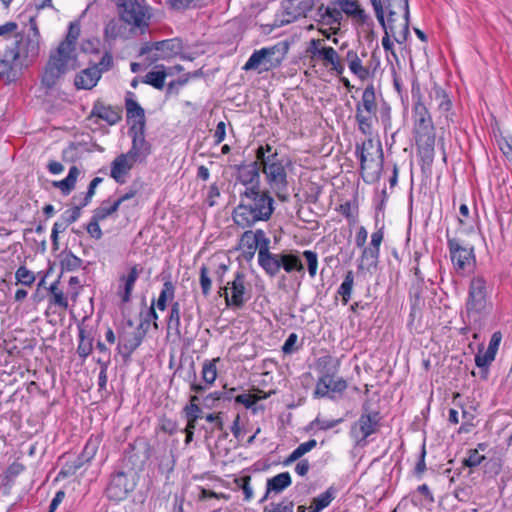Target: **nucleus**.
Instances as JSON below:
<instances>
[{
    "label": "nucleus",
    "instance_id": "nucleus-50",
    "mask_svg": "<svg viewBox=\"0 0 512 512\" xmlns=\"http://www.w3.org/2000/svg\"><path fill=\"white\" fill-rule=\"evenodd\" d=\"M219 358L212 360H205L202 367V380L207 385H212L217 378V368L216 363L219 361Z\"/></svg>",
    "mask_w": 512,
    "mask_h": 512
},
{
    "label": "nucleus",
    "instance_id": "nucleus-5",
    "mask_svg": "<svg viewBox=\"0 0 512 512\" xmlns=\"http://www.w3.org/2000/svg\"><path fill=\"white\" fill-rule=\"evenodd\" d=\"M378 111L380 112L381 122L386 128L390 124L391 108L385 102L378 108L375 87L373 84H369L355 106V121L358 130L363 135L372 136L374 125L379 122Z\"/></svg>",
    "mask_w": 512,
    "mask_h": 512
},
{
    "label": "nucleus",
    "instance_id": "nucleus-39",
    "mask_svg": "<svg viewBox=\"0 0 512 512\" xmlns=\"http://www.w3.org/2000/svg\"><path fill=\"white\" fill-rule=\"evenodd\" d=\"M167 72L164 65H156L154 70L149 71L143 78L145 84L151 85L155 89L162 90L165 86Z\"/></svg>",
    "mask_w": 512,
    "mask_h": 512
},
{
    "label": "nucleus",
    "instance_id": "nucleus-58",
    "mask_svg": "<svg viewBox=\"0 0 512 512\" xmlns=\"http://www.w3.org/2000/svg\"><path fill=\"white\" fill-rule=\"evenodd\" d=\"M175 285L173 284V282L168 279L166 280L164 283H163V286H162V289L160 291V294H159V297L160 299L162 300H165V301H170V302H174V298H175Z\"/></svg>",
    "mask_w": 512,
    "mask_h": 512
},
{
    "label": "nucleus",
    "instance_id": "nucleus-41",
    "mask_svg": "<svg viewBox=\"0 0 512 512\" xmlns=\"http://www.w3.org/2000/svg\"><path fill=\"white\" fill-rule=\"evenodd\" d=\"M280 269L283 268L287 273L294 271L303 272L304 266L301 259L293 253H280Z\"/></svg>",
    "mask_w": 512,
    "mask_h": 512
},
{
    "label": "nucleus",
    "instance_id": "nucleus-18",
    "mask_svg": "<svg viewBox=\"0 0 512 512\" xmlns=\"http://www.w3.org/2000/svg\"><path fill=\"white\" fill-rule=\"evenodd\" d=\"M236 170V181L242 184L245 189L258 190L261 189L260 182V162L253 161L250 163H242L234 166Z\"/></svg>",
    "mask_w": 512,
    "mask_h": 512
},
{
    "label": "nucleus",
    "instance_id": "nucleus-17",
    "mask_svg": "<svg viewBox=\"0 0 512 512\" xmlns=\"http://www.w3.org/2000/svg\"><path fill=\"white\" fill-rule=\"evenodd\" d=\"M246 287H245V274L242 271H237L234 279L227 283V286L220 287L219 294L224 296L227 306H234L241 308L245 299Z\"/></svg>",
    "mask_w": 512,
    "mask_h": 512
},
{
    "label": "nucleus",
    "instance_id": "nucleus-31",
    "mask_svg": "<svg viewBox=\"0 0 512 512\" xmlns=\"http://www.w3.org/2000/svg\"><path fill=\"white\" fill-rule=\"evenodd\" d=\"M91 115L107 122L109 125H115L122 119V109L97 102L92 108Z\"/></svg>",
    "mask_w": 512,
    "mask_h": 512
},
{
    "label": "nucleus",
    "instance_id": "nucleus-53",
    "mask_svg": "<svg viewBox=\"0 0 512 512\" xmlns=\"http://www.w3.org/2000/svg\"><path fill=\"white\" fill-rule=\"evenodd\" d=\"M15 278L18 283L25 286H31L35 281V275L25 266H20L15 272Z\"/></svg>",
    "mask_w": 512,
    "mask_h": 512
},
{
    "label": "nucleus",
    "instance_id": "nucleus-30",
    "mask_svg": "<svg viewBox=\"0 0 512 512\" xmlns=\"http://www.w3.org/2000/svg\"><path fill=\"white\" fill-rule=\"evenodd\" d=\"M142 269L138 268V265L131 267L128 275H122L120 281L123 282V286H120L117 291V295L121 298L122 303H129L131 301L132 291Z\"/></svg>",
    "mask_w": 512,
    "mask_h": 512
},
{
    "label": "nucleus",
    "instance_id": "nucleus-43",
    "mask_svg": "<svg viewBox=\"0 0 512 512\" xmlns=\"http://www.w3.org/2000/svg\"><path fill=\"white\" fill-rule=\"evenodd\" d=\"M79 330V344L77 347V353L83 360L86 359L93 350V339L86 335V330L83 326H78Z\"/></svg>",
    "mask_w": 512,
    "mask_h": 512
},
{
    "label": "nucleus",
    "instance_id": "nucleus-15",
    "mask_svg": "<svg viewBox=\"0 0 512 512\" xmlns=\"http://www.w3.org/2000/svg\"><path fill=\"white\" fill-rule=\"evenodd\" d=\"M182 42L177 39H166L158 42H147L140 49V55H148L150 63L170 59L182 51Z\"/></svg>",
    "mask_w": 512,
    "mask_h": 512
},
{
    "label": "nucleus",
    "instance_id": "nucleus-64",
    "mask_svg": "<svg viewBox=\"0 0 512 512\" xmlns=\"http://www.w3.org/2000/svg\"><path fill=\"white\" fill-rule=\"evenodd\" d=\"M98 69L101 71V74L103 72H106L110 70L113 66V57L110 52H105L102 58L100 59L99 63H97Z\"/></svg>",
    "mask_w": 512,
    "mask_h": 512
},
{
    "label": "nucleus",
    "instance_id": "nucleus-7",
    "mask_svg": "<svg viewBox=\"0 0 512 512\" xmlns=\"http://www.w3.org/2000/svg\"><path fill=\"white\" fill-rule=\"evenodd\" d=\"M317 369L321 376L317 380L315 390L313 392L314 398H329L334 400L336 394H343L347 389L348 384L345 379L339 377L335 379L337 373V364L333 363L331 356H324L318 359Z\"/></svg>",
    "mask_w": 512,
    "mask_h": 512
},
{
    "label": "nucleus",
    "instance_id": "nucleus-20",
    "mask_svg": "<svg viewBox=\"0 0 512 512\" xmlns=\"http://www.w3.org/2000/svg\"><path fill=\"white\" fill-rule=\"evenodd\" d=\"M370 3L373 7L377 21L379 22L380 26L384 30V36L382 38V46L385 51H390L393 55H395V52L393 49V42L391 41L390 37L393 36L395 41H396V37H399V31H400L399 24L386 22L385 18H383V10L381 8L379 0H370Z\"/></svg>",
    "mask_w": 512,
    "mask_h": 512
},
{
    "label": "nucleus",
    "instance_id": "nucleus-35",
    "mask_svg": "<svg viewBox=\"0 0 512 512\" xmlns=\"http://www.w3.org/2000/svg\"><path fill=\"white\" fill-rule=\"evenodd\" d=\"M180 315H181L180 303L178 301L172 302L170 311H169V314L167 317V329H168V331L173 330L175 332L176 336H178L179 338L183 337L185 339L188 332H187V330H185L183 333L181 331Z\"/></svg>",
    "mask_w": 512,
    "mask_h": 512
},
{
    "label": "nucleus",
    "instance_id": "nucleus-33",
    "mask_svg": "<svg viewBox=\"0 0 512 512\" xmlns=\"http://www.w3.org/2000/svg\"><path fill=\"white\" fill-rule=\"evenodd\" d=\"M280 253L267 252L258 254V263L261 268L271 277L280 272Z\"/></svg>",
    "mask_w": 512,
    "mask_h": 512
},
{
    "label": "nucleus",
    "instance_id": "nucleus-54",
    "mask_svg": "<svg viewBox=\"0 0 512 512\" xmlns=\"http://www.w3.org/2000/svg\"><path fill=\"white\" fill-rule=\"evenodd\" d=\"M303 257L307 262V269L309 276L314 278L317 274L318 267V256L317 253L311 250H305L303 253Z\"/></svg>",
    "mask_w": 512,
    "mask_h": 512
},
{
    "label": "nucleus",
    "instance_id": "nucleus-11",
    "mask_svg": "<svg viewBox=\"0 0 512 512\" xmlns=\"http://www.w3.org/2000/svg\"><path fill=\"white\" fill-rule=\"evenodd\" d=\"M383 10V18L387 13L386 22L399 24V37H396L398 44H403L410 34V11L408 0H379Z\"/></svg>",
    "mask_w": 512,
    "mask_h": 512
},
{
    "label": "nucleus",
    "instance_id": "nucleus-28",
    "mask_svg": "<svg viewBox=\"0 0 512 512\" xmlns=\"http://www.w3.org/2000/svg\"><path fill=\"white\" fill-rule=\"evenodd\" d=\"M80 36V25L77 22H71L68 27V32L64 40H62L55 50L59 54H66L77 59L76 43Z\"/></svg>",
    "mask_w": 512,
    "mask_h": 512
},
{
    "label": "nucleus",
    "instance_id": "nucleus-47",
    "mask_svg": "<svg viewBox=\"0 0 512 512\" xmlns=\"http://www.w3.org/2000/svg\"><path fill=\"white\" fill-rule=\"evenodd\" d=\"M125 29L126 27L122 24L121 19H112L104 28V38L106 40H115L124 33Z\"/></svg>",
    "mask_w": 512,
    "mask_h": 512
},
{
    "label": "nucleus",
    "instance_id": "nucleus-13",
    "mask_svg": "<svg viewBox=\"0 0 512 512\" xmlns=\"http://www.w3.org/2000/svg\"><path fill=\"white\" fill-rule=\"evenodd\" d=\"M382 416L379 411L371 410L370 404L365 402L362 405V413L359 419L353 424L351 434L359 438L358 443L366 442V439L377 433L381 426Z\"/></svg>",
    "mask_w": 512,
    "mask_h": 512
},
{
    "label": "nucleus",
    "instance_id": "nucleus-40",
    "mask_svg": "<svg viewBox=\"0 0 512 512\" xmlns=\"http://www.w3.org/2000/svg\"><path fill=\"white\" fill-rule=\"evenodd\" d=\"M292 483L289 472H282L267 480L268 493L279 494Z\"/></svg>",
    "mask_w": 512,
    "mask_h": 512
},
{
    "label": "nucleus",
    "instance_id": "nucleus-21",
    "mask_svg": "<svg viewBox=\"0 0 512 512\" xmlns=\"http://www.w3.org/2000/svg\"><path fill=\"white\" fill-rule=\"evenodd\" d=\"M132 138V146L127 152L132 161H137L140 157H147L151 153V144L145 139V127H130L128 130Z\"/></svg>",
    "mask_w": 512,
    "mask_h": 512
},
{
    "label": "nucleus",
    "instance_id": "nucleus-36",
    "mask_svg": "<svg viewBox=\"0 0 512 512\" xmlns=\"http://www.w3.org/2000/svg\"><path fill=\"white\" fill-rule=\"evenodd\" d=\"M323 61L325 66L330 65L331 69L336 72L337 75H342L344 72V65L340 60L337 51L332 47H325L321 49V53L317 57Z\"/></svg>",
    "mask_w": 512,
    "mask_h": 512
},
{
    "label": "nucleus",
    "instance_id": "nucleus-2",
    "mask_svg": "<svg viewBox=\"0 0 512 512\" xmlns=\"http://www.w3.org/2000/svg\"><path fill=\"white\" fill-rule=\"evenodd\" d=\"M239 199L232 218L242 229L250 228L260 221H268L275 210V201L268 190L244 189L239 193Z\"/></svg>",
    "mask_w": 512,
    "mask_h": 512
},
{
    "label": "nucleus",
    "instance_id": "nucleus-57",
    "mask_svg": "<svg viewBox=\"0 0 512 512\" xmlns=\"http://www.w3.org/2000/svg\"><path fill=\"white\" fill-rule=\"evenodd\" d=\"M348 66L350 71L360 80H366L370 75L369 69L362 65L360 58L355 60V62L350 63Z\"/></svg>",
    "mask_w": 512,
    "mask_h": 512
},
{
    "label": "nucleus",
    "instance_id": "nucleus-27",
    "mask_svg": "<svg viewBox=\"0 0 512 512\" xmlns=\"http://www.w3.org/2000/svg\"><path fill=\"white\" fill-rule=\"evenodd\" d=\"M145 336V330L140 331L139 327L128 336L120 338L118 351L125 361L129 360L132 353L141 345Z\"/></svg>",
    "mask_w": 512,
    "mask_h": 512
},
{
    "label": "nucleus",
    "instance_id": "nucleus-59",
    "mask_svg": "<svg viewBox=\"0 0 512 512\" xmlns=\"http://www.w3.org/2000/svg\"><path fill=\"white\" fill-rule=\"evenodd\" d=\"M99 222H101V220H99L97 217L92 215L91 220L87 224V227H86V230H87L88 234L92 238H94L96 240L101 239L102 236H103V233H102V230L100 228Z\"/></svg>",
    "mask_w": 512,
    "mask_h": 512
},
{
    "label": "nucleus",
    "instance_id": "nucleus-61",
    "mask_svg": "<svg viewBox=\"0 0 512 512\" xmlns=\"http://www.w3.org/2000/svg\"><path fill=\"white\" fill-rule=\"evenodd\" d=\"M183 413L185 418H190L191 420H198L202 418L203 411L198 404H187L183 408Z\"/></svg>",
    "mask_w": 512,
    "mask_h": 512
},
{
    "label": "nucleus",
    "instance_id": "nucleus-49",
    "mask_svg": "<svg viewBox=\"0 0 512 512\" xmlns=\"http://www.w3.org/2000/svg\"><path fill=\"white\" fill-rule=\"evenodd\" d=\"M483 349H484V346H483V344H481L479 346L477 354L475 355V363H476L477 367H479L483 370V372L485 373V375L483 377L486 378V375L488 373V367L494 361L495 355L490 353L487 350H485L483 352Z\"/></svg>",
    "mask_w": 512,
    "mask_h": 512
},
{
    "label": "nucleus",
    "instance_id": "nucleus-29",
    "mask_svg": "<svg viewBox=\"0 0 512 512\" xmlns=\"http://www.w3.org/2000/svg\"><path fill=\"white\" fill-rule=\"evenodd\" d=\"M241 241L250 248L254 245L258 249V254L270 252V239L261 229L256 231H245L241 237Z\"/></svg>",
    "mask_w": 512,
    "mask_h": 512
},
{
    "label": "nucleus",
    "instance_id": "nucleus-52",
    "mask_svg": "<svg viewBox=\"0 0 512 512\" xmlns=\"http://www.w3.org/2000/svg\"><path fill=\"white\" fill-rule=\"evenodd\" d=\"M49 292L51 294V303L61 307L62 309L68 308L67 298L64 296V293L58 288V281L51 284V286L49 287Z\"/></svg>",
    "mask_w": 512,
    "mask_h": 512
},
{
    "label": "nucleus",
    "instance_id": "nucleus-1",
    "mask_svg": "<svg viewBox=\"0 0 512 512\" xmlns=\"http://www.w3.org/2000/svg\"><path fill=\"white\" fill-rule=\"evenodd\" d=\"M40 42L37 38L15 35V41L3 53L0 60V78L7 83L15 82L39 56Z\"/></svg>",
    "mask_w": 512,
    "mask_h": 512
},
{
    "label": "nucleus",
    "instance_id": "nucleus-56",
    "mask_svg": "<svg viewBox=\"0 0 512 512\" xmlns=\"http://www.w3.org/2000/svg\"><path fill=\"white\" fill-rule=\"evenodd\" d=\"M485 460V456L479 454L478 449H471L468 452V457L464 458L463 465L474 468L479 466Z\"/></svg>",
    "mask_w": 512,
    "mask_h": 512
},
{
    "label": "nucleus",
    "instance_id": "nucleus-3",
    "mask_svg": "<svg viewBox=\"0 0 512 512\" xmlns=\"http://www.w3.org/2000/svg\"><path fill=\"white\" fill-rule=\"evenodd\" d=\"M491 309L492 303L488 297L487 281L479 275L472 277L469 282L465 312L462 314L466 323L463 331H473V338L478 339L479 333L486 325Z\"/></svg>",
    "mask_w": 512,
    "mask_h": 512
},
{
    "label": "nucleus",
    "instance_id": "nucleus-37",
    "mask_svg": "<svg viewBox=\"0 0 512 512\" xmlns=\"http://www.w3.org/2000/svg\"><path fill=\"white\" fill-rule=\"evenodd\" d=\"M79 174L80 170L78 167L71 166L67 177L60 181H53L52 185L53 187L58 188L63 195L67 196L75 189Z\"/></svg>",
    "mask_w": 512,
    "mask_h": 512
},
{
    "label": "nucleus",
    "instance_id": "nucleus-4",
    "mask_svg": "<svg viewBox=\"0 0 512 512\" xmlns=\"http://www.w3.org/2000/svg\"><path fill=\"white\" fill-rule=\"evenodd\" d=\"M416 145L422 158L431 162L434 157L435 128L428 108L423 103L420 85L413 82L411 89Z\"/></svg>",
    "mask_w": 512,
    "mask_h": 512
},
{
    "label": "nucleus",
    "instance_id": "nucleus-44",
    "mask_svg": "<svg viewBox=\"0 0 512 512\" xmlns=\"http://www.w3.org/2000/svg\"><path fill=\"white\" fill-rule=\"evenodd\" d=\"M317 442L315 439H310L307 442L301 443L296 449L292 451V453L284 460V465H290L296 460L300 459L304 454L311 451L315 448Z\"/></svg>",
    "mask_w": 512,
    "mask_h": 512
},
{
    "label": "nucleus",
    "instance_id": "nucleus-8",
    "mask_svg": "<svg viewBox=\"0 0 512 512\" xmlns=\"http://www.w3.org/2000/svg\"><path fill=\"white\" fill-rule=\"evenodd\" d=\"M258 160L269 187L276 193L279 199L283 201L286 200L282 193L287 190L288 186L287 172L278 153L275 151L273 154L264 157V153L261 149L258 152Z\"/></svg>",
    "mask_w": 512,
    "mask_h": 512
},
{
    "label": "nucleus",
    "instance_id": "nucleus-63",
    "mask_svg": "<svg viewBox=\"0 0 512 512\" xmlns=\"http://www.w3.org/2000/svg\"><path fill=\"white\" fill-rule=\"evenodd\" d=\"M384 238V231L383 228L378 229L371 235V241L369 246L367 248L376 250L380 252V244L382 243Z\"/></svg>",
    "mask_w": 512,
    "mask_h": 512
},
{
    "label": "nucleus",
    "instance_id": "nucleus-22",
    "mask_svg": "<svg viewBox=\"0 0 512 512\" xmlns=\"http://www.w3.org/2000/svg\"><path fill=\"white\" fill-rule=\"evenodd\" d=\"M430 97L437 102V110L441 114V117L444 118L446 126L449 127L450 124L455 123L452 101L447 92L442 87L435 84L431 90Z\"/></svg>",
    "mask_w": 512,
    "mask_h": 512
},
{
    "label": "nucleus",
    "instance_id": "nucleus-25",
    "mask_svg": "<svg viewBox=\"0 0 512 512\" xmlns=\"http://www.w3.org/2000/svg\"><path fill=\"white\" fill-rule=\"evenodd\" d=\"M100 78L101 71L98 69V65H92L75 75L74 85L78 90H91L97 85Z\"/></svg>",
    "mask_w": 512,
    "mask_h": 512
},
{
    "label": "nucleus",
    "instance_id": "nucleus-14",
    "mask_svg": "<svg viewBox=\"0 0 512 512\" xmlns=\"http://www.w3.org/2000/svg\"><path fill=\"white\" fill-rule=\"evenodd\" d=\"M447 246L451 261L457 271H466L475 264L474 247L465 244L463 240L457 237H450L447 233Z\"/></svg>",
    "mask_w": 512,
    "mask_h": 512
},
{
    "label": "nucleus",
    "instance_id": "nucleus-23",
    "mask_svg": "<svg viewBox=\"0 0 512 512\" xmlns=\"http://www.w3.org/2000/svg\"><path fill=\"white\" fill-rule=\"evenodd\" d=\"M125 109L127 121H133L130 127H146L145 110L135 100V94L131 91L125 94Z\"/></svg>",
    "mask_w": 512,
    "mask_h": 512
},
{
    "label": "nucleus",
    "instance_id": "nucleus-60",
    "mask_svg": "<svg viewBox=\"0 0 512 512\" xmlns=\"http://www.w3.org/2000/svg\"><path fill=\"white\" fill-rule=\"evenodd\" d=\"M294 504L292 501H282L279 503H272L271 508L264 507L263 512H293Z\"/></svg>",
    "mask_w": 512,
    "mask_h": 512
},
{
    "label": "nucleus",
    "instance_id": "nucleus-12",
    "mask_svg": "<svg viewBox=\"0 0 512 512\" xmlns=\"http://www.w3.org/2000/svg\"><path fill=\"white\" fill-rule=\"evenodd\" d=\"M288 51L286 43H278L272 47L255 50L243 66L246 71L263 70L268 71L278 67Z\"/></svg>",
    "mask_w": 512,
    "mask_h": 512
},
{
    "label": "nucleus",
    "instance_id": "nucleus-32",
    "mask_svg": "<svg viewBox=\"0 0 512 512\" xmlns=\"http://www.w3.org/2000/svg\"><path fill=\"white\" fill-rule=\"evenodd\" d=\"M95 454L94 448H90L89 444H87L83 452L73 461L67 462L61 474L68 476L75 474L85 463L89 462Z\"/></svg>",
    "mask_w": 512,
    "mask_h": 512
},
{
    "label": "nucleus",
    "instance_id": "nucleus-24",
    "mask_svg": "<svg viewBox=\"0 0 512 512\" xmlns=\"http://www.w3.org/2000/svg\"><path fill=\"white\" fill-rule=\"evenodd\" d=\"M316 0H285L283 8L288 16L287 22H291L300 17H307L309 12L313 11Z\"/></svg>",
    "mask_w": 512,
    "mask_h": 512
},
{
    "label": "nucleus",
    "instance_id": "nucleus-34",
    "mask_svg": "<svg viewBox=\"0 0 512 512\" xmlns=\"http://www.w3.org/2000/svg\"><path fill=\"white\" fill-rule=\"evenodd\" d=\"M379 255V251L364 247L357 267L358 273L365 270L372 274L377 269Z\"/></svg>",
    "mask_w": 512,
    "mask_h": 512
},
{
    "label": "nucleus",
    "instance_id": "nucleus-55",
    "mask_svg": "<svg viewBox=\"0 0 512 512\" xmlns=\"http://www.w3.org/2000/svg\"><path fill=\"white\" fill-rule=\"evenodd\" d=\"M199 282L202 290V294L207 297L211 292L212 281L209 276V270L206 265L200 267Z\"/></svg>",
    "mask_w": 512,
    "mask_h": 512
},
{
    "label": "nucleus",
    "instance_id": "nucleus-48",
    "mask_svg": "<svg viewBox=\"0 0 512 512\" xmlns=\"http://www.w3.org/2000/svg\"><path fill=\"white\" fill-rule=\"evenodd\" d=\"M119 207L120 206L116 200L113 203H110L109 200H104L101 202L100 206L93 211V215L103 221L116 213Z\"/></svg>",
    "mask_w": 512,
    "mask_h": 512
},
{
    "label": "nucleus",
    "instance_id": "nucleus-26",
    "mask_svg": "<svg viewBox=\"0 0 512 512\" xmlns=\"http://www.w3.org/2000/svg\"><path fill=\"white\" fill-rule=\"evenodd\" d=\"M136 161L128 153L120 154L111 163L110 176L119 184L125 183V177Z\"/></svg>",
    "mask_w": 512,
    "mask_h": 512
},
{
    "label": "nucleus",
    "instance_id": "nucleus-6",
    "mask_svg": "<svg viewBox=\"0 0 512 512\" xmlns=\"http://www.w3.org/2000/svg\"><path fill=\"white\" fill-rule=\"evenodd\" d=\"M344 15L359 24H365L368 20V15L358 0H332L328 5L321 4L312 18L317 23L339 30Z\"/></svg>",
    "mask_w": 512,
    "mask_h": 512
},
{
    "label": "nucleus",
    "instance_id": "nucleus-51",
    "mask_svg": "<svg viewBox=\"0 0 512 512\" xmlns=\"http://www.w3.org/2000/svg\"><path fill=\"white\" fill-rule=\"evenodd\" d=\"M197 374L195 370L194 362L190 363L189 369L187 371V375L185 377V381H187L190 385V390L196 394L203 393L209 385L206 383L204 385L196 382Z\"/></svg>",
    "mask_w": 512,
    "mask_h": 512
},
{
    "label": "nucleus",
    "instance_id": "nucleus-38",
    "mask_svg": "<svg viewBox=\"0 0 512 512\" xmlns=\"http://www.w3.org/2000/svg\"><path fill=\"white\" fill-rule=\"evenodd\" d=\"M337 492L338 490L334 486L327 488L326 491L313 498L309 512H321L335 499Z\"/></svg>",
    "mask_w": 512,
    "mask_h": 512
},
{
    "label": "nucleus",
    "instance_id": "nucleus-16",
    "mask_svg": "<svg viewBox=\"0 0 512 512\" xmlns=\"http://www.w3.org/2000/svg\"><path fill=\"white\" fill-rule=\"evenodd\" d=\"M120 19L126 24L141 28L148 25L149 7L138 0H129L118 9Z\"/></svg>",
    "mask_w": 512,
    "mask_h": 512
},
{
    "label": "nucleus",
    "instance_id": "nucleus-62",
    "mask_svg": "<svg viewBox=\"0 0 512 512\" xmlns=\"http://www.w3.org/2000/svg\"><path fill=\"white\" fill-rule=\"evenodd\" d=\"M154 305H155V301L153 300L151 306L149 307V309L146 313L144 320L141 321V323L139 324V329H142L143 325L149 326L151 321H153L154 327L156 329L158 328V325H157L158 315L155 311Z\"/></svg>",
    "mask_w": 512,
    "mask_h": 512
},
{
    "label": "nucleus",
    "instance_id": "nucleus-9",
    "mask_svg": "<svg viewBox=\"0 0 512 512\" xmlns=\"http://www.w3.org/2000/svg\"><path fill=\"white\" fill-rule=\"evenodd\" d=\"M76 59L66 54H59L58 50L50 52L47 63L45 64L41 76L40 83L47 91L57 86L60 79L70 70L74 69Z\"/></svg>",
    "mask_w": 512,
    "mask_h": 512
},
{
    "label": "nucleus",
    "instance_id": "nucleus-42",
    "mask_svg": "<svg viewBox=\"0 0 512 512\" xmlns=\"http://www.w3.org/2000/svg\"><path fill=\"white\" fill-rule=\"evenodd\" d=\"M266 397H267V395H264L261 397L256 394L242 393V394L236 395L234 397V401H235V404H241L246 409H250V410H252V412L254 414H256L259 409H261V410L264 409V407L262 405L257 406V402L260 399H264Z\"/></svg>",
    "mask_w": 512,
    "mask_h": 512
},
{
    "label": "nucleus",
    "instance_id": "nucleus-19",
    "mask_svg": "<svg viewBox=\"0 0 512 512\" xmlns=\"http://www.w3.org/2000/svg\"><path fill=\"white\" fill-rule=\"evenodd\" d=\"M134 489V484L129 481L126 473L119 471L113 473L106 488V496L109 500L120 502L127 498Z\"/></svg>",
    "mask_w": 512,
    "mask_h": 512
},
{
    "label": "nucleus",
    "instance_id": "nucleus-46",
    "mask_svg": "<svg viewBox=\"0 0 512 512\" xmlns=\"http://www.w3.org/2000/svg\"><path fill=\"white\" fill-rule=\"evenodd\" d=\"M60 265L63 271H76L82 265V260L75 256L71 251L61 253Z\"/></svg>",
    "mask_w": 512,
    "mask_h": 512
},
{
    "label": "nucleus",
    "instance_id": "nucleus-10",
    "mask_svg": "<svg viewBox=\"0 0 512 512\" xmlns=\"http://www.w3.org/2000/svg\"><path fill=\"white\" fill-rule=\"evenodd\" d=\"M374 148L373 139L369 138L361 144H356V156L360 161V169L365 182H370L380 177L383 168V149L381 143H378L377 153L378 159H374L370 150Z\"/></svg>",
    "mask_w": 512,
    "mask_h": 512
},
{
    "label": "nucleus",
    "instance_id": "nucleus-45",
    "mask_svg": "<svg viewBox=\"0 0 512 512\" xmlns=\"http://www.w3.org/2000/svg\"><path fill=\"white\" fill-rule=\"evenodd\" d=\"M354 284V274L351 270L347 271L343 282L338 288V294L342 297V303L344 305L348 304L351 299L352 289Z\"/></svg>",
    "mask_w": 512,
    "mask_h": 512
}]
</instances>
